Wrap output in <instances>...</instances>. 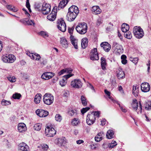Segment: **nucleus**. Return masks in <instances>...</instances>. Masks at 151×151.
<instances>
[{
  "label": "nucleus",
  "instance_id": "nucleus-1",
  "mask_svg": "<svg viewBox=\"0 0 151 151\" xmlns=\"http://www.w3.org/2000/svg\"><path fill=\"white\" fill-rule=\"evenodd\" d=\"M76 29L78 32L81 35L85 34L87 30V25L85 22L79 23L76 27Z\"/></svg>",
  "mask_w": 151,
  "mask_h": 151
},
{
  "label": "nucleus",
  "instance_id": "nucleus-2",
  "mask_svg": "<svg viewBox=\"0 0 151 151\" xmlns=\"http://www.w3.org/2000/svg\"><path fill=\"white\" fill-rule=\"evenodd\" d=\"M133 33L135 37L138 39H141L144 35L142 29L139 26H135L133 28Z\"/></svg>",
  "mask_w": 151,
  "mask_h": 151
},
{
  "label": "nucleus",
  "instance_id": "nucleus-3",
  "mask_svg": "<svg viewBox=\"0 0 151 151\" xmlns=\"http://www.w3.org/2000/svg\"><path fill=\"white\" fill-rule=\"evenodd\" d=\"M44 103L47 105H50L53 102L54 96L51 94L46 93L43 97Z\"/></svg>",
  "mask_w": 151,
  "mask_h": 151
},
{
  "label": "nucleus",
  "instance_id": "nucleus-4",
  "mask_svg": "<svg viewBox=\"0 0 151 151\" xmlns=\"http://www.w3.org/2000/svg\"><path fill=\"white\" fill-rule=\"evenodd\" d=\"M1 59L5 63H12L16 60V57L13 55L6 54L2 56Z\"/></svg>",
  "mask_w": 151,
  "mask_h": 151
},
{
  "label": "nucleus",
  "instance_id": "nucleus-5",
  "mask_svg": "<svg viewBox=\"0 0 151 151\" xmlns=\"http://www.w3.org/2000/svg\"><path fill=\"white\" fill-rule=\"evenodd\" d=\"M56 131L51 126H48L46 127L45 129V134L49 137H53L56 133Z\"/></svg>",
  "mask_w": 151,
  "mask_h": 151
},
{
  "label": "nucleus",
  "instance_id": "nucleus-6",
  "mask_svg": "<svg viewBox=\"0 0 151 151\" xmlns=\"http://www.w3.org/2000/svg\"><path fill=\"white\" fill-rule=\"evenodd\" d=\"M82 84L81 81L79 79H75L71 82V86L74 88H80L82 87Z\"/></svg>",
  "mask_w": 151,
  "mask_h": 151
},
{
  "label": "nucleus",
  "instance_id": "nucleus-7",
  "mask_svg": "<svg viewBox=\"0 0 151 151\" xmlns=\"http://www.w3.org/2000/svg\"><path fill=\"white\" fill-rule=\"evenodd\" d=\"M57 7H55L53 8L51 13L47 16V18L49 21H53L56 17Z\"/></svg>",
  "mask_w": 151,
  "mask_h": 151
},
{
  "label": "nucleus",
  "instance_id": "nucleus-8",
  "mask_svg": "<svg viewBox=\"0 0 151 151\" xmlns=\"http://www.w3.org/2000/svg\"><path fill=\"white\" fill-rule=\"evenodd\" d=\"M57 26L58 29L61 31L64 32L66 30V25L63 19L59 20L58 22Z\"/></svg>",
  "mask_w": 151,
  "mask_h": 151
},
{
  "label": "nucleus",
  "instance_id": "nucleus-9",
  "mask_svg": "<svg viewBox=\"0 0 151 151\" xmlns=\"http://www.w3.org/2000/svg\"><path fill=\"white\" fill-rule=\"evenodd\" d=\"M112 48L116 52L119 54L122 53L123 52V49L122 46L115 42H113Z\"/></svg>",
  "mask_w": 151,
  "mask_h": 151
},
{
  "label": "nucleus",
  "instance_id": "nucleus-10",
  "mask_svg": "<svg viewBox=\"0 0 151 151\" xmlns=\"http://www.w3.org/2000/svg\"><path fill=\"white\" fill-rule=\"evenodd\" d=\"M96 119L94 117V116L93 113L88 114L86 117V123L89 125H91L93 124Z\"/></svg>",
  "mask_w": 151,
  "mask_h": 151
},
{
  "label": "nucleus",
  "instance_id": "nucleus-11",
  "mask_svg": "<svg viewBox=\"0 0 151 151\" xmlns=\"http://www.w3.org/2000/svg\"><path fill=\"white\" fill-rule=\"evenodd\" d=\"M55 75L54 73L51 72H45L42 74L41 78L43 79L47 80L51 78Z\"/></svg>",
  "mask_w": 151,
  "mask_h": 151
},
{
  "label": "nucleus",
  "instance_id": "nucleus-12",
  "mask_svg": "<svg viewBox=\"0 0 151 151\" xmlns=\"http://www.w3.org/2000/svg\"><path fill=\"white\" fill-rule=\"evenodd\" d=\"M18 150L19 151H29V147L24 142L19 144L18 146Z\"/></svg>",
  "mask_w": 151,
  "mask_h": 151
},
{
  "label": "nucleus",
  "instance_id": "nucleus-13",
  "mask_svg": "<svg viewBox=\"0 0 151 151\" xmlns=\"http://www.w3.org/2000/svg\"><path fill=\"white\" fill-rule=\"evenodd\" d=\"M42 11L43 14H47L51 11L50 6L49 4H46L42 6Z\"/></svg>",
  "mask_w": 151,
  "mask_h": 151
},
{
  "label": "nucleus",
  "instance_id": "nucleus-14",
  "mask_svg": "<svg viewBox=\"0 0 151 151\" xmlns=\"http://www.w3.org/2000/svg\"><path fill=\"white\" fill-rule=\"evenodd\" d=\"M142 91L144 92H148L150 89V86L147 83H142L141 86Z\"/></svg>",
  "mask_w": 151,
  "mask_h": 151
},
{
  "label": "nucleus",
  "instance_id": "nucleus-15",
  "mask_svg": "<svg viewBox=\"0 0 151 151\" xmlns=\"http://www.w3.org/2000/svg\"><path fill=\"white\" fill-rule=\"evenodd\" d=\"M36 113L37 115L40 117H45L49 114V112L42 109L37 110L36 111Z\"/></svg>",
  "mask_w": 151,
  "mask_h": 151
},
{
  "label": "nucleus",
  "instance_id": "nucleus-16",
  "mask_svg": "<svg viewBox=\"0 0 151 151\" xmlns=\"http://www.w3.org/2000/svg\"><path fill=\"white\" fill-rule=\"evenodd\" d=\"M78 14L68 12L66 17V19L68 21H73L76 17Z\"/></svg>",
  "mask_w": 151,
  "mask_h": 151
},
{
  "label": "nucleus",
  "instance_id": "nucleus-17",
  "mask_svg": "<svg viewBox=\"0 0 151 151\" xmlns=\"http://www.w3.org/2000/svg\"><path fill=\"white\" fill-rule=\"evenodd\" d=\"M90 58L93 60H98L99 59L97 49L96 48H94L92 50Z\"/></svg>",
  "mask_w": 151,
  "mask_h": 151
},
{
  "label": "nucleus",
  "instance_id": "nucleus-18",
  "mask_svg": "<svg viewBox=\"0 0 151 151\" xmlns=\"http://www.w3.org/2000/svg\"><path fill=\"white\" fill-rule=\"evenodd\" d=\"M100 45L106 52H108L111 48V45L107 42H102Z\"/></svg>",
  "mask_w": 151,
  "mask_h": 151
},
{
  "label": "nucleus",
  "instance_id": "nucleus-19",
  "mask_svg": "<svg viewBox=\"0 0 151 151\" xmlns=\"http://www.w3.org/2000/svg\"><path fill=\"white\" fill-rule=\"evenodd\" d=\"M18 130L20 132H23L27 130L26 125L23 123H19L18 125Z\"/></svg>",
  "mask_w": 151,
  "mask_h": 151
},
{
  "label": "nucleus",
  "instance_id": "nucleus-20",
  "mask_svg": "<svg viewBox=\"0 0 151 151\" xmlns=\"http://www.w3.org/2000/svg\"><path fill=\"white\" fill-rule=\"evenodd\" d=\"M68 12L78 14L79 13V10L77 6L72 5L69 8Z\"/></svg>",
  "mask_w": 151,
  "mask_h": 151
},
{
  "label": "nucleus",
  "instance_id": "nucleus-21",
  "mask_svg": "<svg viewBox=\"0 0 151 151\" xmlns=\"http://www.w3.org/2000/svg\"><path fill=\"white\" fill-rule=\"evenodd\" d=\"M70 41L72 44L73 46L76 49H78V46L77 45L78 40L76 39L73 36L70 35Z\"/></svg>",
  "mask_w": 151,
  "mask_h": 151
},
{
  "label": "nucleus",
  "instance_id": "nucleus-22",
  "mask_svg": "<svg viewBox=\"0 0 151 151\" xmlns=\"http://www.w3.org/2000/svg\"><path fill=\"white\" fill-rule=\"evenodd\" d=\"M92 11L93 14H100L101 12V10L98 6H93Z\"/></svg>",
  "mask_w": 151,
  "mask_h": 151
},
{
  "label": "nucleus",
  "instance_id": "nucleus-23",
  "mask_svg": "<svg viewBox=\"0 0 151 151\" xmlns=\"http://www.w3.org/2000/svg\"><path fill=\"white\" fill-rule=\"evenodd\" d=\"M104 135V134L103 132L98 133L95 137V141L96 142L100 141L102 139Z\"/></svg>",
  "mask_w": 151,
  "mask_h": 151
},
{
  "label": "nucleus",
  "instance_id": "nucleus-24",
  "mask_svg": "<svg viewBox=\"0 0 151 151\" xmlns=\"http://www.w3.org/2000/svg\"><path fill=\"white\" fill-rule=\"evenodd\" d=\"M60 43L63 47L65 48L68 47V43L67 40L65 37H63L60 38Z\"/></svg>",
  "mask_w": 151,
  "mask_h": 151
},
{
  "label": "nucleus",
  "instance_id": "nucleus-25",
  "mask_svg": "<svg viewBox=\"0 0 151 151\" xmlns=\"http://www.w3.org/2000/svg\"><path fill=\"white\" fill-rule=\"evenodd\" d=\"M68 0H62L59 3L58 7V10L64 8L68 2Z\"/></svg>",
  "mask_w": 151,
  "mask_h": 151
},
{
  "label": "nucleus",
  "instance_id": "nucleus-26",
  "mask_svg": "<svg viewBox=\"0 0 151 151\" xmlns=\"http://www.w3.org/2000/svg\"><path fill=\"white\" fill-rule=\"evenodd\" d=\"M88 39L87 38H84L82 39L81 46L82 48H85L87 46Z\"/></svg>",
  "mask_w": 151,
  "mask_h": 151
},
{
  "label": "nucleus",
  "instance_id": "nucleus-27",
  "mask_svg": "<svg viewBox=\"0 0 151 151\" xmlns=\"http://www.w3.org/2000/svg\"><path fill=\"white\" fill-rule=\"evenodd\" d=\"M101 65L102 69L103 70L106 69V60L105 58L102 57L101 59Z\"/></svg>",
  "mask_w": 151,
  "mask_h": 151
},
{
  "label": "nucleus",
  "instance_id": "nucleus-28",
  "mask_svg": "<svg viewBox=\"0 0 151 151\" xmlns=\"http://www.w3.org/2000/svg\"><path fill=\"white\" fill-rule=\"evenodd\" d=\"M139 91V87L137 85L133 86L132 93L135 96H137Z\"/></svg>",
  "mask_w": 151,
  "mask_h": 151
},
{
  "label": "nucleus",
  "instance_id": "nucleus-29",
  "mask_svg": "<svg viewBox=\"0 0 151 151\" xmlns=\"http://www.w3.org/2000/svg\"><path fill=\"white\" fill-rule=\"evenodd\" d=\"M129 29V26L128 24L126 23L123 24L121 26V30L124 32H127Z\"/></svg>",
  "mask_w": 151,
  "mask_h": 151
},
{
  "label": "nucleus",
  "instance_id": "nucleus-30",
  "mask_svg": "<svg viewBox=\"0 0 151 151\" xmlns=\"http://www.w3.org/2000/svg\"><path fill=\"white\" fill-rule=\"evenodd\" d=\"M42 95L40 93H37L35 96L34 101L35 103L39 104L40 103Z\"/></svg>",
  "mask_w": 151,
  "mask_h": 151
},
{
  "label": "nucleus",
  "instance_id": "nucleus-31",
  "mask_svg": "<svg viewBox=\"0 0 151 151\" xmlns=\"http://www.w3.org/2000/svg\"><path fill=\"white\" fill-rule=\"evenodd\" d=\"M117 76L118 78L119 79L124 78L125 74L122 69H119Z\"/></svg>",
  "mask_w": 151,
  "mask_h": 151
},
{
  "label": "nucleus",
  "instance_id": "nucleus-32",
  "mask_svg": "<svg viewBox=\"0 0 151 151\" xmlns=\"http://www.w3.org/2000/svg\"><path fill=\"white\" fill-rule=\"evenodd\" d=\"M132 106L134 110L137 111L138 107V103L136 99L133 100L132 103Z\"/></svg>",
  "mask_w": 151,
  "mask_h": 151
},
{
  "label": "nucleus",
  "instance_id": "nucleus-33",
  "mask_svg": "<svg viewBox=\"0 0 151 151\" xmlns=\"http://www.w3.org/2000/svg\"><path fill=\"white\" fill-rule=\"evenodd\" d=\"M68 115L71 116H76L77 114V112L76 109L69 110L68 111Z\"/></svg>",
  "mask_w": 151,
  "mask_h": 151
},
{
  "label": "nucleus",
  "instance_id": "nucleus-34",
  "mask_svg": "<svg viewBox=\"0 0 151 151\" xmlns=\"http://www.w3.org/2000/svg\"><path fill=\"white\" fill-rule=\"evenodd\" d=\"M114 133V131L111 130H108L106 133V136L108 139H111L113 137Z\"/></svg>",
  "mask_w": 151,
  "mask_h": 151
},
{
  "label": "nucleus",
  "instance_id": "nucleus-35",
  "mask_svg": "<svg viewBox=\"0 0 151 151\" xmlns=\"http://www.w3.org/2000/svg\"><path fill=\"white\" fill-rule=\"evenodd\" d=\"M42 6H43V5H42L41 3H36L34 5V7L36 10L40 11H42Z\"/></svg>",
  "mask_w": 151,
  "mask_h": 151
},
{
  "label": "nucleus",
  "instance_id": "nucleus-36",
  "mask_svg": "<svg viewBox=\"0 0 151 151\" xmlns=\"http://www.w3.org/2000/svg\"><path fill=\"white\" fill-rule=\"evenodd\" d=\"M80 120L79 119L77 118H74L72 120L71 123L73 126H77L79 123Z\"/></svg>",
  "mask_w": 151,
  "mask_h": 151
},
{
  "label": "nucleus",
  "instance_id": "nucleus-37",
  "mask_svg": "<svg viewBox=\"0 0 151 151\" xmlns=\"http://www.w3.org/2000/svg\"><path fill=\"white\" fill-rule=\"evenodd\" d=\"M42 125L41 123L35 124L34 126V129L37 131H40Z\"/></svg>",
  "mask_w": 151,
  "mask_h": 151
},
{
  "label": "nucleus",
  "instance_id": "nucleus-38",
  "mask_svg": "<svg viewBox=\"0 0 151 151\" xmlns=\"http://www.w3.org/2000/svg\"><path fill=\"white\" fill-rule=\"evenodd\" d=\"M81 101L82 104L84 106H86L87 105V102L86 98L83 96H82L81 97Z\"/></svg>",
  "mask_w": 151,
  "mask_h": 151
},
{
  "label": "nucleus",
  "instance_id": "nucleus-39",
  "mask_svg": "<svg viewBox=\"0 0 151 151\" xmlns=\"http://www.w3.org/2000/svg\"><path fill=\"white\" fill-rule=\"evenodd\" d=\"M145 108L147 110L151 109V101H148L145 102Z\"/></svg>",
  "mask_w": 151,
  "mask_h": 151
},
{
  "label": "nucleus",
  "instance_id": "nucleus-40",
  "mask_svg": "<svg viewBox=\"0 0 151 151\" xmlns=\"http://www.w3.org/2000/svg\"><path fill=\"white\" fill-rule=\"evenodd\" d=\"M55 118L56 121L59 122H60L62 119V116L59 114H57L55 115Z\"/></svg>",
  "mask_w": 151,
  "mask_h": 151
},
{
  "label": "nucleus",
  "instance_id": "nucleus-41",
  "mask_svg": "<svg viewBox=\"0 0 151 151\" xmlns=\"http://www.w3.org/2000/svg\"><path fill=\"white\" fill-rule=\"evenodd\" d=\"M58 141L59 143L61 145L63 144H65L66 142V139L65 137H63L61 138H58Z\"/></svg>",
  "mask_w": 151,
  "mask_h": 151
},
{
  "label": "nucleus",
  "instance_id": "nucleus-42",
  "mask_svg": "<svg viewBox=\"0 0 151 151\" xmlns=\"http://www.w3.org/2000/svg\"><path fill=\"white\" fill-rule=\"evenodd\" d=\"M21 97V94L18 93H16L12 95V97L14 99H19Z\"/></svg>",
  "mask_w": 151,
  "mask_h": 151
},
{
  "label": "nucleus",
  "instance_id": "nucleus-43",
  "mask_svg": "<svg viewBox=\"0 0 151 151\" xmlns=\"http://www.w3.org/2000/svg\"><path fill=\"white\" fill-rule=\"evenodd\" d=\"M117 145V143L115 141H112L111 143L108 145V147L109 148H112Z\"/></svg>",
  "mask_w": 151,
  "mask_h": 151
},
{
  "label": "nucleus",
  "instance_id": "nucleus-44",
  "mask_svg": "<svg viewBox=\"0 0 151 151\" xmlns=\"http://www.w3.org/2000/svg\"><path fill=\"white\" fill-rule=\"evenodd\" d=\"M1 103L2 105H8L11 104L10 101H7L4 99H3Z\"/></svg>",
  "mask_w": 151,
  "mask_h": 151
},
{
  "label": "nucleus",
  "instance_id": "nucleus-45",
  "mask_svg": "<svg viewBox=\"0 0 151 151\" xmlns=\"http://www.w3.org/2000/svg\"><path fill=\"white\" fill-rule=\"evenodd\" d=\"M125 37L128 39H130L132 38V35L129 31L128 32L124 34Z\"/></svg>",
  "mask_w": 151,
  "mask_h": 151
},
{
  "label": "nucleus",
  "instance_id": "nucleus-46",
  "mask_svg": "<svg viewBox=\"0 0 151 151\" xmlns=\"http://www.w3.org/2000/svg\"><path fill=\"white\" fill-rule=\"evenodd\" d=\"M40 34L44 38L47 37L49 36L47 33L46 32L42 31L40 32Z\"/></svg>",
  "mask_w": 151,
  "mask_h": 151
},
{
  "label": "nucleus",
  "instance_id": "nucleus-47",
  "mask_svg": "<svg viewBox=\"0 0 151 151\" xmlns=\"http://www.w3.org/2000/svg\"><path fill=\"white\" fill-rule=\"evenodd\" d=\"M26 54L29 56L31 59L34 60L35 58L34 54L33 53H30V52H27Z\"/></svg>",
  "mask_w": 151,
  "mask_h": 151
},
{
  "label": "nucleus",
  "instance_id": "nucleus-48",
  "mask_svg": "<svg viewBox=\"0 0 151 151\" xmlns=\"http://www.w3.org/2000/svg\"><path fill=\"white\" fill-rule=\"evenodd\" d=\"M66 83V81L64 78L62 79L60 81V84L62 87L64 86Z\"/></svg>",
  "mask_w": 151,
  "mask_h": 151
},
{
  "label": "nucleus",
  "instance_id": "nucleus-49",
  "mask_svg": "<svg viewBox=\"0 0 151 151\" xmlns=\"http://www.w3.org/2000/svg\"><path fill=\"white\" fill-rule=\"evenodd\" d=\"M27 24L31 25H34L35 23L34 20L30 19H29L27 22Z\"/></svg>",
  "mask_w": 151,
  "mask_h": 151
},
{
  "label": "nucleus",
  "instance_id": "nucleus-50",
  "mask_svg": "<svg viewBox=\"0 0 151 151\" xmlns=\"http://www.w3.org/2000/svg\"><path fill=\"white\" fill-rule=\"evenodd\" d=\"M7 78L10 82L12 83L16 81V78L14 76L8 77Z\"/></svg>",
  "mask_w": 151,
  "mask_h": 151
},
{
  "label": "nucleus",
  "instance_id": "nucleus-51",
  "mask_svg": "<svg viewBox=\"0 0 151 151\" xmlns=\"http://www.w3.org/2000/svg\"><path fill=\"white\" fill-rule=\"evenodd\" d=\"M90 109V108L89 107H86L84 108H83L81 110V113L83 114L84 113L86 112Z\"/></svg>",
  "mask_w": 151,
  "mask_h": 151
},
{
  "label": "nucleus",
  "instance_id": "nucleus-52",
  "mask_svg": "<svg viewBox=\"0 0 151 151\" xmlns=\"http://www.w3.org/2000/svg\"><path fill=\"white\" fill-rule=\"evenodd\" d=\"M41 147L42 150L45 151L48 149V146L47 144H44L41 145Z\"/></svg>",
  "mask_w": 151,
  "mask_h": 151
},
{
  "label": "nucleus",
  "instance_id": "nucleus-53",
  "mask_svg": "<svg viewBox=\"0 0 151 151\" xmlns=\"http://www.w3.org/2000/svg\"><path fill=\"white\" fill-rule=\"evenodd\" d=\"M102 20L100 17H99L97 19L96 24L97 25L99 26L102 23Z\"/></svg>",
  "mask_w": 151,
  "mask_h": 151
},
{
  "label": "nucleus",
  "instance_id": "nucleus-54",
  "mask_svg": "<svg viewBox=\"0 0 151 151\" xmlns=\"http://www.w3.org/2000/svg\"><path fill=\"white\" fill-rule=\"evenodd\" d=\"M34 56L35 57L34 59L36 60H39L40 59L41 57L40 55L37 53L34 54Z\"/></svg>",
  "mask_w": 151,
  "mask_h": 151
},
{
  "label": "nucleus",
  "instance_id": "nucleus-55",
  "mask_svg": "<svg viewBox=\"0 0 151 151\" xmlns=\"http://www.w3.org/2000/svg\"><path fill=\"white\" fill-rule=\"evenodd\" d=\"M93 115L94 116V117L96 119V117L99 118V111H95L93 113H92Z\"/></svg>",
  "mask_w": 151,
  "mask_h": 151
},
{
  "label": "nucleus",
  "instance_id": "nucleus-56",
  "mask_svg": "<svg viewBox=\"0 0 151 151\" xmlns=\"http://www.w3.org/2000/svg\"><path fill=\"white\" fill-rule=\"evenodd\" d=\"M87 83H88L87 84V86L90 88L91 90L94 91L95 92V91L93 86L91 83L89 82H88Z\"/></svg>",
  "mask_w": 151,
  "mask_h": 151
},
{
  "label": "nucleus",
  "instance_id": "nucleus-57",
  "mask_svg": "<svg viewBox=\"0 0 151 151\" xmlns=\"http://www.w3.org/2000/svg\"><path fill=\"white\" fill-rule=\"evenodd\" d=\"M29 0H26V6L28 8L30 12H31L30 5L29 2Z\"/></svg>",
  "mask_w": 151,
  "mask_h": 151
},
{
  "label": "nucleus",
  "instance_id": "nucleus-58",
  "mask_svg": "<svg viewBox=\"0 0 151 151\" xmlns=\"http://www.w3.org/2000/svg\"><path fill=\"white\" fill-rule=\"evenodd\" d=\"M132 60H131V61L135 64H137L138 62V58H134L132 59Z\"/></svg>",
  "mask_w": 151,
  "mask_h": 151
},
{
  "label": "nucleus",
  "instance_id": "nucleus-59",
  "mask_svg": "<svg viewBox=\"0 0 151 151\" xmlns=\"http://www.w3.org/2000/svg\"><path fill=\"white\" fill-rule=\"evenodd\" d=\"M73 75V74H68V75H66L64 76L63 77V78L64 79H65V80H66L67 79L71 77Z\"/></svg>",
  "mask_w": 151,
  "mask_h": 151
},
{
  "label": "nucleus",
  "instance_id": "nucleus-60",
  "mask_svg": "<svg viewBox=\"0 0 151 151\" xmlns=\"http://www.w3.org/2000/svg\"><path fill=\"white\" fill-rule=\"evenodd\" d=\"M65 69L66 73H71L73 71V69L71 68H68Z\"/></svg>",
  "mask_w": 151,
  "mask_h": 151
},
{
  "label": "nucleus",
  "instance_id": "nucleus-61",
  "mask_svg": "<svg viewBox=\"0 0 151 151\" xmlns=\"http://www.w3.org/2000/svg\"><path fill=\"white\" fill-rule=\"evenodd\" d=\"M118 105H119L120 108L121 109V110H122V112H124V113H125L127 112V110L125 108L121 106L120 105V104H118Z\"/></svg>",
  "mask_w": 151,
  "mask_h": 151
},
{
  "label": "nucleus",
  "instance_id": "nucleus-62",
  "mask_svg": "<svg viewBox=\"0 0 151 151\" xmlns=\"http://www.w3.org/2000/svg\"><path fill=\"white\" fill-rule=\"evenodd\" d=\"M66 73L65 69H63L60 72H59L58 73V74L60 75L63 74L64 73Z\"/></svg>",
  "mask_w": 151,
  "mask_h": 151
},
{
  "label": "nucleus",
  "instance_id": "nucleus-63",
  "mask_svg": "<svg viewBox=\"0 0 151 151\" xmlns=\"http://www.w3.org/2000/svg\"><path fill=\"white\" fill-rule=\"evenodd\" d=\"M77 144L79 145L83 143L84 142V141L82 139H80L78 140H77L76 142Z\"/></svg>",
  "mask_w": 151,
  "mask_h": 151
},
{
  "label": "nucleus",
  "instance_id": "nucleus-64",
  "mask_svg": "<svg viewBox=\"0 0 151 151\" xmlns=\"http://www.w3.org/2000/svg\"><path fill=\"white\" fill-rule=\"evenodd\" d=\"M101 125L102 126H104L105 125L106 123V120L105 119H102L101 121Z\"/></svg>",
  "mask_w": 151,
  "mask_h": 151
}]
</instances>
